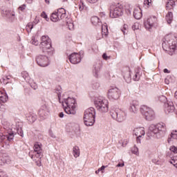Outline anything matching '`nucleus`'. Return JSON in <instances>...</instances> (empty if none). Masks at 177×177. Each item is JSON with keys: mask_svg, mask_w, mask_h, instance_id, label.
<instances>
[{"mask_svg": "<svg viewBox=\"0 0 177 177\" xmlns=\"http://www.w3.org/2000/svg\"><path fill=\"white\" fill-rule=\"evenodd\" d=\"M66 26L69 30H74V24L73 23V19H66Z\"/></svg>", "mask_w": 177, "mask_h": 177, "instance_id": "29", "label": "nucleus"}, {"mask_svg": "<svg viewBox=\"0 0 177 177\" xmlns=\"http://www.w3.org/2000/svg\"><path fill=\"white\" fill-rule=\"evenodd\" d=\"M133 16L137 20L142 19V9L140 7H136L134 9Z\"/></svg>", "mask_w": 177, "mask_h": 177, "instance_id": "24", "label": "nucleus"}, {"mask_svg": "<svg viewBox=\"0 0 177 177\" xmlns=\"http://www.w3.org/2000/svg\"><path fill=\"white\" fill-rule=\"evenodd\" d=\"M10 162V158L9 156L0 154V165H5V164H9Z\"/></svg>", "mask_w": 177, "mask_h": 177, "instance_id": "23", "label": "nucleus"}, {"mask_svg": "<svg viewBox=\"0 0 177 177\" xmlns=\"http://www.w3.org/2000/svg\"><path fill=\"white\" fill-rule=\"evenodd\" d=\"M26 8H27V6H26V4H23L19 7V10L23 12V10H26Z\"/></svg>", "mask_w": 177, "mask_h": 177, "instance_id": "49", "label": "nucleus"}, {"mask_svg": "<svg viewBox=\"0 0 177 177\" xmlns=\"http://www.w3.org/2000/svg\"><path fill=\"white\" fill-rule=\"evenodd\" d=\"M111 115L113 120H116L118 122H122L127 118V113L121 109L111 111Z\"/></svg>", "mask_w": 177, "mask_h": 177, "instance_id": "12", "label": "nucleus"}, {"mask_svg": "<svg viewBox=\"0 0 177 177\" xmlns=\"http://www.w3.org/2000/svg\"><path fill=\"white\" fill-rule=\"evenodd\" d=\"M165 84H167V85L169 84V81L168 80V79H165Z\"/></svg>", "mask_w": 177, "mask_h": 177, "instance_id": "63", "label": "nucleus"}, {"mask_svg": "<svg viewBox=\"0 0 177 177\" xmlns=\"http://www.w3.org/2000/svg\"><path fill=\"white\" fill-rule=\"evenodd\" d=\"M6 15L8 17H15V12L13 11H6Z\"/></svg>", "mask_w": 177, "mask_h": 177, "instance_id": "39", "label": "nucleus"}, {"mask_svg": "<svg viewBox=\"0 0 177 177\" xmlns=\"http://www.w3.org/2000/svg\"><path fill=\"white\" fill-rule=\"evenodd\" d=\"M34 151L29 152V156L32 160H36L35 157H41L42 156V144L41 142H35L34 145Z\"/></svg>", "mask_w": 177, "mask_h": 177, "instance_id": "11", "label": "nucleus"}, {"mask_svg": "<svg viewBox=\"0 0 177 177\" xmlns=\"http://www.w3.org/2000/svg\"><path fill=\"white\" fill-rule=\"evenodd\" d=\"M62 103L66 114H71L72 115H75L77 113L75 111V109H77V102L75 99L73 97H68L62 101Z\"/></svg>", "mask_w": 177, "mask_h": 177, "instance_id": "3", "label": "nucleus"}, {"mask_svg": "<svg viewBox=\"0 0 177 177\" xmlns=\"http://www.w3.org/2000/svg\"><path fill=\"white\" fill-rule=\"evenodd\" d=\"M30 23L32 24L34 27L35 26H37V24L39 23V19L36 17L32 22H30Z\"/></svg>", "mask_w": 177, "mask_h": 177, "instance_id": "45", "label": "nucleus"}, {"mask_svg": "<svg viewBox=\"0 0 177 177\" xmlns=\"http://www.w3.org/2000/svg\"><path fill=\"white\" fill-rule=\"evenodd\" d=\"M9 80H10V77L6 76V77L4 78V82H3V83H4V84H9V82H5V81H9Z\"/></svg>", "mask_w": 177, "mask_h": 177, "instance_id": "52", "label": "nucleus"}, {"mask_svg": "<svg viewBox=\"0 0 177 177\" xmlns=\"http://www.w3.org/2000/svg\"><path fill=\"white\" fill-rule=\"evenodd\" d=\"M170 151H171V153H174V154H177V147L175 146H171L169 148Z\"/></svg>", "mask_w": 177, "mask_h": 177, "instance_id": "42", "label": "nucleus"}, {"mask_svg": "<svg viewBox=\"0 0 177 177\" xmlns=\"http://www.w3.org/2000/svg\"><path fill=\"white\" fill-rule=\"evenodd\" d=\"M32 45H35V46H37L38 45V44H39V42H38V40L37 39H35V37H32Z\"/></svg>", "mask_w": 177, "mask_h": 177, "instance_id": "46", "label": "nucleus"}, {"mask_svg": "<svg viewBox=\"0 0 177 177\" xmlns=\"http://www.w3.org/2000/svg\"><path fill=\"white\" fill-rule=\"evenodd\" d=\"M91 23L93 26H100L101 24L100 19L96 16L91 18Z\"/></svg>", "mask_w": 177, "mask_h": 177, "instance_id": "27", "label": "nucleus"}, {"mask_svg": "<svg viewBox=\"0 0 177 177\" xmlns=\"http://www.w3.org/2000/svg\"><path fill=\"white\" fill-rule=\"evenodd\" d=\"M36 62L40 67H48L49 66V57H48V55H38Z\"/></svg>", "mask_w": 177, "mask_h": 177, "instance_id": "14", "label": "nucleus"}, {"mask_svg": "<svg viewBox=\"0 0 177 177\" xmlns=\"http://www.w3.org/2000/svg\"><path fill=\"white\" fill-rule=\"evenodd\" d=\"M0 177H8L6 173L0 169Z\"/></svg>", "mask_w": 177, "mask_h": 177, "instance_id": "50", "label": "nucleus"}, {"mask_svg": "<svg viewBox=\"0 0 177 177\" xmlns=\"http://www.w3.org/2000/svg\"><path fill=\"white\" fill-rule=\"evenodd\" d=\"M102 57H103V59H104V60H107V55L106 54V53H104L103 55H102Z\"/></svg>", "mask_w": 177, "mask_h": 177, "instance_id": "59", "label": "nucleus"}, {"mask_svg": "<svg viewBox=\"0 0 177 177\" xmlns=\"http://www.w3.org/2000/svg\"><path fill=\"white\" fill-rule=\"evenodd\" d=\"M84 8H85V6L84 5V3H80L79 4V10L80 11H82V10H84Z\"/></svg>", "mask_w": 177, "mask_h": 177, "instance_id": "51", "label": "nucleus"}, {"mask_svg": "<svg viewBox=\"0 0 177 177\" xmlns=\"http://www.w3.org/2000/svg\"><path fill=\"white\" fill-rule=\"evenodd\" d=\"M106 168H107V166H102L100 168H99L97 171H95V174H99L100 171L102 172V174H103V172H104V169H106Z\"/></svg>", "mask_w": 177, "mask_h": 177, "instance_id": "38", "label": "nucleus"}, {"mask_svg": "<svg viewBox=\"0 0 177 177\" xmlns=\"http://www.w3.org/2000/svg\"><path fill=\"white\" fill-rule=\"evenodd\" d=\"M172 20H174V15L171 12H169L167 15H166V21L168 24H171V23H172Z\"/></svg>", "mask_w": 177, "mask_h": 177, "instance_id": "28", "label": "nucleus"}, {"mask_svg": "<svg viewBox=\"0 0 177 177\" xmlns=\"http://www.w3.org/2000/svg\"><path fill=\"white\" fill-rule=\"evenodd\" d=\"M95 106L100 113L109 111V101L104 97H99L95 101Z\"/></svg>", "mask_w": 177, "mask_h": 177, "instance_id": "7", "label": "nucleus"}, {"mask_svg": "<svg viewBox=\"0 0 177 177\" xmlns=\"http://www.w3.org/2000/svg\"><path fill=\"white\" fill-rule=\"evenodd\" d=\"M93 71L95 73V77H97L99 71H100V68L99 66H94Z\"/></svg>", "mask_w": 177, "mask_h": 177, "instance_id": "36", "label": "nucleus"}, {"mask_svg": "<svg viewBox=\"0 0 177 177\" xmlns=\"http://www.w3.org/2000/svg\"><path fill=\"white\" fill-rule=\"evenodd\" d=\"M41 158H42V156H35V160H33V161H35V162L36 163L37 167H41V165H42V159Z\"/></svg>", "mask_w": 177, "mask_h": 177, "instance_id": "30", "label": "nucleus"}, {"mask_svg": "<svg viewBox=\"0 0 177 177\" xmlns=\"http://www.w3.org/2000/svg\"><path fill=\"white\" fill-rule=\"evenodd\" d=\"M165 113L167 114H171L175 111V106H174V102L172 101H167L165 103L164 106Z\"/></svg>", "mask_w": 177, "mask_h": 177, "instance_id": "17", "label": "nucleus"}, {"mask_svg": "<svg viewBox=\"0 0 177 177\" xmlns=\"http://www.w3.org/2000/svg\"><path fill=\"white\" fill-rule=\"evenodd\" d=\"M26 118L28 122H35L37 120V115H26Z\"/></svg>", "mask_w": 177, "mask_h": 177, "instance_id": "33", "label": "nucleus"}, {"mask_svg": "<svg viewBox=\"0 0 177 177\" xmlns=\"http://www.w3.org/2000/svg\"><path fill=\"white\" fill-rule=\"evenodd\" d=\"M163 72L165 73H170L169 71L167 68H165L163 70Z\"/></svg>", "mask_w": 177, "mask_h": 177, "instance_id": "60", "label": "nucleus"}, {"mask_svg": "<svg viewBox=\"0 0 177 177\" xmlns=\"http://www.w3.org/2000/svg\"><path fill=\"white\" fill-rule=\"evenodd\" d=\"M26 2H28V3H32V0H26Z\"/></svg>", "mask_w": 177, "mask_h": 177, "instance_id": "64", "label": "nucleus"}, {"mask_svg": "<svg viewBox=\"0 0 177 177\" xmlns=\"http://www.w3.org/2000/svg\"><path fill=\"white\" fill-rule=\"evenodd\" d=\"M30 86L33 89H37L38 88V84H37V83L30 82Z\"/></svg>", "mask_w": 177, "mask_h": 177, "instance_id": "48", "label": "nucleus"}, {"mask_svg": "<svg viewBox=\"0 0 177 177\" xmlns=\"http://www.w3.org/2000/svg\"><path fill=\"white\" fill-rule=\"evenodd\" d=\"M140 113L144 115L145 118L147 121H151L154 120L155 118V114H154V111L151 109V108L146 106V105H142L140 107Z\"/></svg>", "mask_w": 177, "mask_h": 177, "instance_id": "8", "label": "nucleus"}, {"mask_svg": "<svg viewBox=\"0 0 177 177\" xmlns=\"http://www.w3.org/2000/svg\"><path fill=\"white\" fill-rule=\"evenodd\" d=\"M132 30H133V31H135V30H139V24L138 23H135L132 26Z\"/></svg>", "mask_w": 177, "mask_h": 177, "instance_id": "47", "label": "nucleus"}, {"mask_svg": "<svg viewBox=\"0 0 177 177\" xmlns=\"http://www.w3.org/2000/svg\"><path fill=\"white\" fill-rule=\"evenodd\" d=\"M162 48H169L170 52H175L177 48V38L174 35H167L165 37Z\"/></svg>", "mask_w": 177, "mask_h": 177, "instance_id": "4", "label": "nucleus"}, {"mask_svg": "<svg viewBox=\"0 0 177 177\" xmlns=\"http://www.w3.org/2000/svg\"><path fill=\"white\" fill-rule=\"evenodd\" d=\"M121 31L123 32L124 35L127 34L128 32V25L124 24L121 28Z\"/></svg>", "mask_w": 177, "mask_h": 177, "instance_id": "37", "label": "nucleus"}, {"mask_svg": "<svg viewBox=\"0 0 177 177\" xmlns=\"http://www.w3.org/2000/svg\"><path fill=\"white\" fill-rule=\"evenodd\" d=\"M109 33V29L107 28V25L106 24H104L102 26V35H107V34Z\"/></svg>", "mask_w": 177, "mask_h": 177, "instance_id": "32", "label": "nucleus"}, {"mask_svg": "<svg viewBox=\"0 0 177 177\" xmlns=\"http://www.w3.org/2000/svg\"><path fill=\"white\" fill-rule=\"evenodd\" d=\"M152 162H153V164H159L158 159H156V158L152 159Z\"/></svg>", "mask_w": 177, "mask_h": 177, "instance_id": "57", "label": "nucleus"}, {"mask_svg": "<svg viewBox=\"0 0 177 177\" xmlns=\"http://www.w3.org/2000/svg\"><path fill=\"white\" fill-rule=\"evenodd\" d=\"M174 99L176 100V102H177V91L174 94Z\"/></svg>", "mask_w": 177, "mask_h": 177, "instance_id": "62", "label": "nucleus"}, {"mask_svg": "<svg viewBox=\"0 0 177 177\" xmlns=\"http://www.w3.org/2000/svg\"><path fill=\"white\" fill-rule=\"evenodd\" d=\"M90 3H96L99 0H86Z\"/></svg>", "mask_w": 177, "mask_h": 177, "instance_id": "56", "label": "nucleus"}, {"mask_svg": "<svg viewBox=\"0 0 177 177\" xmlns=\"http://www.w3.org/2000/svg\"><path fill=\"white\" fill-rule=\"evenodd\" d=\"M154 21H156V18L150 17L145 22V26L147 30H150L153 26H154Z\"/></svg>", "mask_w": 177, "mask_h": 177, "instance_id": "22", "label": "nucleus"}, {"mask_svg": "<svg viewBox=\"0 0 177 177\" xmlns=\"http://www.w3.org/2000/svg\"><path fill=\"white\" fill-rule=\"evenodd\" d=\"M149 135L156 139H161L167 133V125L164 122L151 124L149 127Z\"/></svg>", "mask_w": 177, "mask_h": 177, "instance_id": "1", "label": "nucleus"}, {"mask_svg": "<svg viewBox=\"0 0 177 177\" xmlns=\"http://www.w3.org/2000/svg\"><path fill=\"white\" fill-rule=\"evenodd\" d=\"M124 8L120 4L110 6V17L112 19H115V17L122 16Z\"/></svg>", "mask_w": 177, "mask_h": 177, "instance_id": "9", "label": "nucleus"}, {"mask_svg": "<svg viewBox=\"0 0 177 177\" xmlns=\"http://www.w3.org/2000/svg\"><path fill=\"white\" fill-rule=\"evenodd\" d=\"M41 41L40 49H41L43 53H47L48 56L53 55L54 49L52 48V43L49 37L42 36Z\"/></svg>", "mask_w": 177, "mask_h": 177, "instance_id": "5", "label": "nucleus"}, {"mask_svg": "<svg viewBox=\"0 0 177 177\" xmlns=\"http://www.w3.org/2000/svg\"><path fill=\"white\" fill-rule=\"evenodd\" d=\"M124 165H125L124 164V162H122V163H118V164L116 165V167H124Z\"/></svg>", "mask_w": 177, "mask_h": 177, "instance_id": "58", "label": "nucleus"}, {"mask_svg": "<svg viewBox=\"0 0 177 177\" xmlns=\"http://www.w3.org/2000/svg\"><path fill=\"white\" fill-rule=\"evenodd\" d=\"M41 17H43V19H45V20H46V21H49V18L48 17L46 12H42L41 14Z\"/></svg>", "mask_w": 177, "mask_h": 177, "instance_id": "44", "label": "nucleus"}, {"mask_svg": "<svg viewBox=\"0 0 177 177\" xmlns=\"http://www.w3.org/2000/svg\"><path fill=\"white\" fill-rule=\"evenodd\" d=\"M96 111L95 108L90 107L85 110L84 113V122L86 127H92L95 124Z\"/></svg>", "mask_w": 177, "mask_h": 177, "instance_id": "6", "label": "nucleus"}, {"mask_svg": "<svg viewBox=\"0 0 177 177\" xmlns=\"http://www.w3.org/2000/svg\"><path fill=\"white\" fill-rule=\"evenodd\" d=\"M175 6V0H168L166 4L167 10H171V9H174Z\"/></svg>", "mask_w": 177, "mask_h": 177, "instance_id": "25", "label": "nucleus"}, {"mask_svg": "<svg viewBox=\"0 0 177 177\" xmlns=\"http://www.w3.org/2000/svg\"><path fill=\"white\" fill-rule=\"evenodd\" d=\"M144 5L147 6V8H150L151 6V0H144Z\"/></svg>", "mask_w": 177, "mask_h": 177, "instance_id": "40", "label": "nucleus"}, {"mask_svg": "<svg viewBox=\"0 0 177 177\" xmlns=\"http://www.w3.org/2000/svg\"><path fill=\"white\" fill-rule=\"evenodd\" d=\"M133 133L136 136L138 143H140V138H145L146 131H145V127H136L133 130Z\"/></svg>", "mask_w": 177, "mask_h": 177, "instance_id": "16", "label": "nucleus"}, {"mask_svg": "<svg viewBox=\"0 0 177 177\" xmlns=\"http://www.w3.org/2000/svg\"><path fill=\"white\" fill-rule=\"evenodd\" d=\"M128 145V141L127 140H124V141L122 142V146L123 147H125V146H127Z\"/></svg>", "mask_w": 177, "mask_h": 177, "instance_id": "53", "label": "nucleus"}, {"mask_svg": "<svg viewBox=\"0 0 177 177\" xmlns=\"http://www.w3.org/2000/svg\"><path fill=\"white\" fill-rule=\"evenodd\" d=\"M167 157L169 159L170 164H172L177 169V156H174L171 152H168Z\"/></svg>", "mask_w": 177, "mask_h": 177, "instance_id": "21", "label": "nucleus"}, {"mask_svg": "<svg viewBox=\"0 0 177 177\" xmlns=\"http://www.w3.org/2000/svg\"><path fill=\"white\" fill-rule=\"evenodd\" d=\"M167 99V97H165V96L164 95H161L158 100H160V102H162L163 100H165Z\"/></svg>", "mask_w": 177, "mask_h": 177, "instance_id": "55", "label": "nucleus"}, {"mask_svg": "<svg viewBox=\"0 0 177 177\" xmlns=\"http://www.w3.org/2000/svg\"><path fill=\"white\" fill-rule=\"evenodd\" d=\"M50 111V107L49 106V103L44 102L39 110V115L41 117V118H45L47 117L48 114H49Z\"/></svg>", "mask_w": 177, "mask_h": 177, "instance_id": "15", "label": "nucleus"}, {"mask_svg": "<svg viewBox=\"0 0 177 177\" xmlns=\"http://www.w3.org/2000/svg\"><path fill=\"white\" fill-rule=\"evenodd\" d=\"M59 117L60 118H63V117H64V113H63V112L59 113Z\"/></svg>", "mask_w": 177, "mask_h": 177, "instance_id": "61", "label": "nucleus"}, {"mask_svg": "<svg viewBox=\"0 0 177 177\" xmlns=\"http://www.w3.org/2000/svg\"><path fill=\"white\" fill-rule=\"evenodd\" d=\"M134 81H139L140 80V73L137 72L133 77Z\"/></svg>", "mask_w": 177, "mask_h": 177, "instance_id": "41", "label": "nucleus"}, {"mask_svg": "<svg viewBox=\"0 0 177 177\" xmlns=\"http://www.w3.org/2000/svg\"><path fill=\"white\" fill-rule=\"evenodd\" d=\"M73 153L75 158L80 157V147H74L73 149Z\"/></svg>", "mask_w": 177, "mask_h": 177, "instance_id": "31", "label": "nucleus"}, {"mask_svg": "<svg viewBox=\"0 0 177 177\" xmlns=\"http://www.w3.org/2000/svg\"><path fill=\"white\" fill-rule=\"evenodd\" d=\"M171 138L177 140V131H173L171 133Z\"/></svg>", "mask_w": 177, "mask_h": 177, "instance_id": "43", "label": "nucleus"}, {"mask_svg": "<svg viewBox=\"0 0 177 177\" xmlns=\"http://www.w3.org/2000/svg\"><path fill=\"white\" fill-rule=\"evenodd\" d=\"M16 133H18V135L22 138L24 136L21 127H19L17 124L15 125V129L12 130V132L10 133L8 135L0 134V147H3V143L8 145V142H12Z\"/></svg>", "mask_w": 177, "mask_h": 177, "instance_id": "2", "label": "nucleus"}, {"mask_svg": "<svg viewBox=\"0 0 177 177\" xmlns=\"http://www.w3.org/2000/svg\"><path fill=\"white\" fill-rule=\"evenodd\" d=\"M32 28H34L32 24L29 22L26 27L27 32H31V30H32Z\"/></svg>", "mask_w": 177, "mask_h": 177, "instance_id": "35", "label": "nucleus"}, {"mask_svg": "<svg viewBox=\"0 0 177 177\" xmlns=\"http://www.w3.org/2000/svg\"><path fill=\"white\" fill-rule=\"evenodd\" d=\"M100 85H99V83H95L93 85V88L94 89H97V88H99Z\"/></svg>", "mask_w": 177, "mask_h": 177, "instance_id": "54", "label": "nucleus"}, {"mask_svg": "<svg viewBox=\"0 0 177 177\" xmlns=\"http://www.w3.org/2000/svg\"><path fill=\"white\" fill-rule=\"evenodd\" d=\"M129 111H131V113L136 114L138 111H139V102L133 101L130 104Z\"/></svg>", "mask_w": 177, "mask_h": 177, "instance_id": "19", "label": "nucleus"}, {"mask_svg": "<svg viewBox=\"0 0 177 177\" xmlns=\"http://www.w3.org/2000/svg\"><path fill=\"white\" fill-rule=\"evenodd\" d=\"M69 60L72 64H78L81 62V55L77 53H73L69 56Z\"/></svg>", "mask_w": 177, "mask_h": 177, "instance_id": "18", "label": "nucleus"}, {"mask_svg": "<svg viewBox=\"0 0 177 177\" xmlns=\"http://www.w3.org/2000/svg\"><path fill=\"white\" fill-rule=\"evenodd\" d=\"M131 153L133 154H135V156H139V149L138 147H136V146H134L131 149Z\"/></svg>", "mask_w": 177, "mask_h": 177, "instance_id": "34", "label": "nucleus"}, {"mask_svg": "<svg viewBox=\"0 0 177 177\" xmlns=\"http://www.w3.org/2000/svg\"><path fill=\"white\" fill-rule=\"evenodd\" d=\"M66 17V10L64 8H59L57 11H55L51 14L50 20L54 23L56 21H60Z\"/></svg>", "mask_w": 177, "mask_h": 177, "instance_id": "10", "label": "nucleus"}, {"mask_svg": "<svg viewBox=\"0 0 177 177\" xmlns=\"http://www.w3.org/2000/svg\"><path fill=\"white\" fill-rule=\"evenodd\" d=\"M121 95V91L117 87L111 86L108 91V97L110 100H118Z\"/></svg>", "mask_w": 177, "mask_h": 177, "instance_id": "13", "label": "nucleus"}, {"mask_svg": "<svg viewBox=\"0 0 177 177\" xmlns=\"http://www.w3.org/2000/svg\"><path fill=\"white\" fill-rule=\"evenodd\" d=\"M8 94L6 93H2V91H0V100L2 102V103H6L8 100Z\"/></svg>", "mask_w": 177, "mask_h": 177, "instance_id": "26", "label": "nucleus"}, {"mask_svg": "<svg viewBox=\"0 0 177 177\" xmlns=\"http://www.w3.org/2000/svg\"><path fill=\"white\" fill-rule=\"evenodd\" d=\"M16 124H11L10 122L3 120V126L4 129L10 130L12 132H13V130L16 129Z\"/></svg>", "mask_w": 177, "mask_h": 177, "instance_id": "20", "label": "nucleus"}]
</instances>
